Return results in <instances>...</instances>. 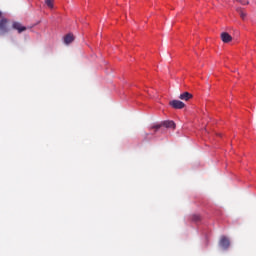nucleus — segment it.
Returning <instances> with one entry per match:
<instances>
[{
	"instance_id": "1",
	"label": "nucleus",
	"mask_w": 256,
	"mask_h": 256,
	"mask_svg": "<svg viewBox=\"0 0 256 256\" xmlns=\"http://www.w3.org/2000/svg\"><path fill=\"white\" fill-rule=\"evenodd\" d=\"M161 127H165L166 129H175V122L173 121H164L161 124L155 125L153 129L159 131Z\"/></svg>"
},
{
	"instance_id": "2",
	"label": "nucleus",
	"mask_w": 256,
	"mask_h": 256,
	"mask_svg": "<svg viewBox=\"0 0 256 256\" xmlns=\"http://www.w3.org/2000/svg\"><path fill=\"white\" fill-rule=\"evenodd\" d=\"M7 23H9L7 18H2L0 20V31H1V33H9V28L7 27Z\"/></svg>"
},
{
	"instance_id": "3",
	"label": "nucleus",
	"mask_w": 256,
	"mask_h": 256,
	"mask_svg": "<svg viewBox=\"0 0 256 256\" xmlns=\"http://www.w3.org/2000/svg\"><path fill=\"white\" fill-rule=\"evenodd\" d=\"M169 105L173 109H183L185 107V103L181 102L180 100H172L170 101Z\"/></svg>"
},
{
	"instance_id": "4",
	"label": "nucleus",
	"mask_w": 256,
	"mask_h": 256,
	"mask_svg": "<svg viewBox=\"0 0 256 256\" xmlns=\"http://www.w3.org/2000/svg\"><path fill=\"white\" fill-rule=\"evenodd\" d=\"M219 245L220 247H222V249H227L228 247H230L231 242L229 241V238L222 236L219 241Z\"/></svg>"
},
{
	"instance_id": "5",
	"label": "nucleus",
	"mask_w": 256,
	"mask_h": 256,
	"mask_svg": "<svg viewBox=\"0 0 256 256\" xmlns=\"http://www.w3.org/2000/svg\"><path fill=\"white\" fill-rule=\"evenodd\" d=\"M12 29L18 31V33H23V31H27V27L22 26L20 22H13Z\"/></svg>"
},
{
	"instance_id": "6",
	"label": "nucleus",
	"mask_w": 256,
	"mask_h": 256,
	"mask_svg": "<svg viewBox=\"0 0 256 256\" xmlns=\"http://www.w3.org/2000/svg\"><path fill=\"white\" fill-rule=\"evenodd\" d=\"M221 39L223 43H231V41H233V37H231V35H229L227 32H223L221 34Z\"/></svg>"
},
{
	"instance_id": "7",
	"label": "nucleus",
	"mask_w": 256,
	"mask_h": 256,
	"mask_svg": "<svg viewBox=\"0 0 256 256\" xmlns=\"http://www.w3.org/2000/svg\"><path fill=\"white\" fill-rule=\"evenodd\" d=\"M179 99H181V101H189V99H193V94L189 92H183L180 94Z\"/></svg>"
},
{
	"instance_id": "8",
	"label": "nucleus",
	"mask_w": 256,
	"mask_h": 256,
	"mask_svg": "<svg viewBox=\"0 0 256 256\" xmlns=\"http://www.w3.org/2000/svg\"><path fill=\"white\" fill-rule=\"evenodd\" d=\"M72 41H75V37L73 36V34H67L66 36H64L65 45H70Z\"/></svg>"
},
{
	"instance_id": "9",
	"label": "nucleus",
	"mask_w": 256,
	"mask_h": 256,
	"mask_svg": "<svg viewBox=\"0 0 256 256\" xmlns=\"http://www.w3.org/2000/svg\"><path fill=\"white\" fill-rule=\"evenodd\" d=\"M237 13H239L241 19H245L247 17V13L243 11V8L237 7L236 8Z\"/></svg>"
},
{
	"instance_id": "10",
	"label": "nucleus",
	"mask_w": 256,
	"mask_h": 256,
	"mask_svg": "<svg viewBox=\"0 0 256 256\" xmlns=\"http://www.w3.org/2000/svg\"><path fill=\"white\" fill-rule=\"evenodd\" d=\"M54 3H55V0H45V5H47L49 9H53Z\"/></svg>"
},
{
	"instance_id": "11",
	"label": "nucleus",
	"mask_w": 256,
	"mask_h": 256,
	"mask_svg": "<svg viewBox=\"0 0 256 256\" xmlns=\"http://www.w3.org/2000/svg\"><path fill=\"white\" fill-rule=\"evenodd\" d=\"M192 221H194L195 223L201 221V215L199 214L192 215Z\"/></svg>"
},
{
	"instance_id": "12",
	"label": "nucleus",
	"mask_w": 256,
	"mask_h": 256,
	"mask_svg": "<svg viewBox=\"0 0 256 256\" xmlns=\"http://www.w3.org/2000/svg\"><path fill=\"white\" fill-rule=\"evenodd\" d=\"M237 3H241V5H249V1L245 2L244 0H236Z\"/></svg>"
},
{
	"instance_id": "13",
	"label": "nucleus",
	"mask_w": 256,
	"mask_h": 256,
	"mask_svg": "<svg viewBox=\"0 0 256 256\" xmlns=\"http://www.w3.org/2000/svg\"><path fill=\"white\" fill-rule=\"evenodd\" d=\"M3 17V12L0 10V19Z\"/></svg>"
}]
</instances>
